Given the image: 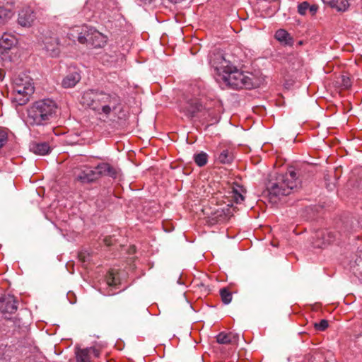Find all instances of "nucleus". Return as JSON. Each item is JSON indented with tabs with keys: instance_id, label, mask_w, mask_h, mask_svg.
<instances>
[{
	"instance_id": "obj_1",
	"label": "nucleus",
	"mask_w": 362,
	"mask_h": 362,
	"mask_svg": "<svg viewBox=\"0 0 362 362\" xmlns=\"http://www.w3.org/2000/svg\"><path fill=\"white\" fill-rule=\"evenodd\" d=\"M210 64L217 71L220 79L231 88L251 89L257 86V81L252 73L238 69L221 53H214L211 56Z\"/></svg>"
},
{
	"instance_id": "obj_2",
	"label": "nucleus",
	"mask_w": 362,
	"mask_h": 362,
	"mask_svg": "<svg viewBox=\"0 0 362 362\" xmlns=\"http://www.w3.org/2000/svg\"><path fill=\"white\" fill-rule=\"evenodd\" d=\"M57 111V105L53 100H39L28 107L26 122L32 127L47 125L56 117Z\"/></svg>"
},
{
	"instance_id": "obj_3",
	"label": "nucleus",
	"mask_w": 362,
	"mask_h": 362,
	"mask_svg": "<svg viewBox=\"0 0 362 362\" xmlns=\"http://www.w3.org/2000/svg\"><path fill=\"white\" fill-rule=\"evenodd\" d=\"M300 187V181L294 170H289L284 174L278 175L271 180L268 189L272 197L288 196Z\"/></svg>"
},
{
	"instance_id": "obj_4",
	"label": "nucleus",
	"mask_w": 362,
	"mask_h": 362,
	"mask_svg": "<svg viewBox=\"0 0 362 362\" xmlns=\"http://www.w3.org/2000/svg\"><path fill=\"white\" fill-rule=\"evenodd\" d=\"M34 90L32 78L25 74H21L13 80L12 100L18 105H23L29 101Z\"/></svg>"
},
{
	"instance_id": "obj_5",
	"label": "nucleus",
	"mask_w": 362,
	"mask_h": 362,
	"mask_svg": "<svg viewBox=\"0 0 362 362\" xmlns=\"http://www.w3.org/2000/svg\"><path fill=\"white\" fill-rule=\"evenodd\" d=\"M120 103V98L116 93L100 91L96 106L95 105V112L108 116L118 107Z\"/></svg>"
},
{
	"instance_id": "obj_6",
	"label": "nucleus",
	"mask_w": 362,
	"mask_h": 362,
	"mask_svg": "<svg viewBox=\"0 0 362 362\" xmlns=\"http://www.w3.org/2000/svg\"><path fill=\"white\" fill-rule=\"evenodd\" d=\"M181 110L187 117L190 118L196 117L199 112L202 113V116L204 119H206L207 117H210L212 115L210 110L204 108L202 105L196 98L186 101L182 105Z\"/></svg>"
},
{
	"instance_id": "obj_7",
	"label": "nucleus",
	"mask_w": 362,
	"mask_h": 362,
	"mask_svg": "<svg viewBox=\"0 0 362 362\" xmlns=\"http://www.w3.org/2000/svg\"><path fill=\"white\" fill-rule=\"evenodd\" d=\"M107 37L97 30L89 27L88 33L86 34V42L88 47L100 48L105 45Z\"/></svg>"
},
{
	"instance_id": "obj_8",
	"label": "nucleus",
	"mask_w": 362,
	"mask_h": 362,
	"mask_svg": "<svg viewBox=\"0 0 362 362\" xmlns=\"http://www.w3.org/2000/svg\"><path fill=\"white\" fill-rule=\"evenodd\" d=\"M44 49L52 57H58L61 52V45L56 34L50 33L43 39Z\"/></svg>"
},
{
	"instance_id": "obj_9",
	"label": "nucleus",
	"mask_w": 362,
	"mask_h": 362,
	"mask_svg": "<svg viewBox=\"0 0 362 362\" xmlns=\"http://www.w3.org/2000/svg\"><path fill=\"white\" fill-rule=\"evenodd\" d=\"M17 301L13 296L3 295L0 296V312L12 314L17 310Z\"/></svg>"
},
{
	"instance_id": "obj_10",
	"label": "nucleus",
	"mask_w": 362,
	"mask_h": 362,
	"mask_svg": "<svg viewBox=\"0 0 362 362\" xmlns=\"http://www.w3.org/2000/svg\"><path fill=\"white\" fill-rule=\"evenodd\" d=\"M88 28L86 25L74 26L67 33L68 37L74 42L77 40L79 43L84 44L86 34L88 33Z\"/></svg>"
},
{
	"instance_id": "obj_11",
	"label": "nucleus",
	"mask_w": 362,
	"mask_h": 362,
	"mask_svg": "<svg viewBox=\"0 0 362 362\" xmlns=\"http://www.w3.org/2000/svg\"><path fill=\"white\" fill-rule=\"evenodd\" d=\"M35 18L34 11L30 8H25L19 12L18 23L22 27L30 28L33 25Z\"/></svg>"
},
{
	"instance_id": "obj_12",
	"label": "nucleus",
	"mask_w": 362,
	"mask_h": 362,
	"mask_svg": "<svg viewBox=\"0 0 362 362\" xmlns=\"http://www.w3.org/2000/svg\"><path fill=\"white\" fill-rule=\"evenodd\" d=\"M100 92L99 90H95L85 91L81 97V103L95 111V105L96 106Z\"/></svg>"
},
{
	"instance_id": "obj_13",
	"label": "nucleus",
	"mask_w": 362,
	"mask_h": 362,
	"mask_svg": "<svg viewBox=\"0 0 362 362\" xmlns=\"http://www.w3.org/2000/svg\"><path fill=\"white\" fill-rule=\"evenodd\" d=\"M334 235L327 230L318 231L316 234V240L314 245L316 247H324L334 241Z\"/></svg>"
},
{
	"instance_id": "obj_14",
	"label": "nucleus",
	"mask_w": 362,
	"mask_h": 362,
	"mask_svg": "<svg viewBox=\"0 0 362 362\" xmlns=\"http://www.w3.org/2000/svg\"><path fill=\"white\" fill-rule=\"evenodd\" d=\"M16 40L13 35L4 33L0 38V56L4 55L15 45Z\"/></svg>"
},
{
	"instance_id": "obj_15",
	"label": "nucleus",
	"mask_w": 362,
	"mask_h": 362,
	"mask_svg": "<svg viewBox=\"0 0 362 362\" xmlns=\"http://www.w3.org/2000/svg\"><path fill=\"white\" fill-rule=\"evenodd\" d=\"M11 0H0V23H4L13 16Z\"/></svg>"
},
{
	"instance_id": "obj_16",
	"label": "nucleus",
	"mask_w": 362,
	"mask_h": 362,
	"mask_svg": "<svg viewBox=\"0 0 362 362\" xmlns=\"http://www.w3.org/2000/svg\"><path fill=\"white\" fill-rule=\"evenodd\" d=\"M99 178L98 170L96 168L92 169L91 168H86L85 170L78 175V180L82 182H90Z\"/></svg>"
},
{
	"instance_id": "obj_17",
	"label": "nucleus",
	"mask_w": 362,
	"mask_h": 362,
	"mask_svg": "<svg viewBox=\"0 0 362 362\" xmlns=\"http://www.w3.org/2000/svg\"><path fill=\"white\" fill-rule=\"evenodd\" d=\"M96 170H98L99 177L102 175H105L115 178L118 174L117 168L106 163L98 164L96 167Z\"/></svg>"
},
{
	"instance_id": "obj_18",
	"label": "nucleus",
	"mask_w": 362,
	"mask_h": 362,
	"mask_svg": "<svg viewBox=\"0 0 362 362\" xmlns=\"http://www.w3.org/2000/svg\"><path fill=\"white\" fill-rule=\"evenodd\" d=\"M238 335L232 332H220L216 336V341L221 344H235L238 341Z\"/></svg>"
},
{
	"instance_id": "obj_19",
	"label": "nucleus",
	"mask_w": 362,
	"mask_h": 362,
	"mask_svg": "<svg viewBox=\"0 0 362 362\" xmlns=\"http://www.w3.org/2000/svg\"><path fill=\"white\" fill-rule=\"evenodd\" d=\"M29 148L30 151L40 156L46 155L50 151V147L46 142H32Z\"/></svg>"
},
{
	"instance_id": "obj_20",
	"label": "nucleus",
	"mask_w": 362,
	"mask_h": 362,
	"mask_svg": "<svg viewBox=\"0 0 362 362\" xmlns=\"http://www.w3.org/2000/svg\"><path fill=\"white\" fill-rule=\"evenodd\" d=\"M275 38L284 45L292 46L294 42L291 35L284 29H279L276 32Z\"/></svg>"
},
{
	"instance_id": "obj_21",
	"label": "nucleus",
	"mask_w": 362,
	"mask_h": 362,
	"mask_svg": "<svg viewBox=\"0 0 362 362\" xmlns=\"http://www.w3.org/2000/svg\"><path fill=\"white\" fill-rule=\"evenodd\" d=\"M81 80V76L77 72L66 75L62 81V86L65 88H73Z\"/></svg>"
},
{
	"instance_id": "obj_22",
	"label": "nucleus",
	"mask_w": 362,
	"mask_h": 362,
	"mask_svg": "<svg viewBox=\"0 0 362 362\" xmlns=\"http://www.w3.org/2000/svg\"><path fill=\"white\" fill-rule=\"evenodd\" d=\"M216 160L223 164H229L233 160L234 156L232 151L228 148L221 149L216 156Z\"/></svg>"
},
{
	"instance_id": "obj_23",
	"label": "nucleus",
	"mask_w": 362,
	"mask_h": 362,
	"mask_svg": "<svg viewBox=\"0 0 362 362\" xmlns=\"http://www.w3.org/2000/svg\"><path fill=\"white\" fill-rule=\"evenodd\" d=\"M323 1L339 11H346L349 5L348 0H323Z\"/></svg>"
},
{
	"instance_id": "obj_24",
	"label": "nucleus",
	"mask_w": 362,
	"mask_h": 362,
	"mask_svg": "<svg viewBox=\"0 0 362 362\" xmlns=\"http://www.w3.org/2000/svg\"><path fill=\"white\" fill-rule=\"evenodd\" d=\"M243 191V189L240 186H237V188L233 187L231 191L229 192L230 197L236 204H240L244 201V196L242 194Z\"/></svg>"
},
{
	"instance_id": "obj_25",
	"label": "nucleus",
	"mask_w": 362,
	"mask_h": 362,
	"mask_svg": "<svg viewBox=\"0 0 362 362\" xmlns=\"http://www.w3.org/2000/svg\"><path fill=\"white\" fill-rule=\"evenodd\" d=\"M194 160L198 166L202 167L207 163L208 155L206 153L202 151L194 155Z\"/></svg>"
},
{
	"instance_id": "obj_26",
	"label": "nucleus",
	"mask_w": 362,
	"mask_h": 362,
	"mask_svg": "<svg viewBox=\"0 0 362 362\" xmlns=\"http://www.w3.org/2000/svg\"><path fill=\"white\" fill-rule=\"evenodd\" d=\"M220 296L224 304L227 305L232 300V293L227 288H223L220 290Z\"/></svg>"
},
{
	"instance_id": "obj_27",
	"label": "nucleus",
	"mask_w": 362,
	"mask_h": 362,
	"mask_svg": "<svg viewBox=\"0 0 362 362\" xmlns=\"http://www.w3.org/2000/svg\"><path fill=\"white\" fill-rule=\"evenodd\" d=\"M76 360H77V362H90L88 350H87L86 349L80 350L77 353Z\"/></svg>"
},
{
	"instance_id": "obj_28",
	"label": "nucleus",
	"mask_w": 362,
	"mask_h": 362,
	"mask_svg": "<svg viewBox=\"0 0 362 362\" xmlns=\"http://www.w3.org/2000/svg\"><path fill=\"white\" fill-rule=\"evenodd\" d=\"M340 84L344 89H348L351 86V81L349 76L341 75L340 76Z\"/></svg>"
},
{
	"instance_id": "obj_29",
	"label": "nucleus",
	"mask_w": 362,
	"mask_h": 362,
	"mask_svg": "<svg viewBox=\"0 0 362 362\" xmlns=\"http://www.w3.org/2000/svg\"><path fill=\"white\" fill-rule=\"evenodd\" d=\"M329 323L327 320H322L320 322H315L314 327L317 331H325L328 327Z\"/></svg>"
},
{
	"instance_id": "obj_30",
	"label": "nucleus",
	"mask_w": 362,
	"mask_h": 362,
	"mask_svg": "<svg viewBox=\"0 0 362 362\" xmlns=\"http://www.w3.org/2000/svg\"><path fill=\"white\" fill-rule=\"evenodd\" d=\"M8 141V133L5 129L0 128V148H1Z\"/></svg>"
},
{
	"instance_id": "obj_31",
	"label": "nucleus",
	"mask_w": 362,
	"mask_h": 362,
	"mask_svg": "<svg viewBox=\"0 0 362 362\" xmlns=\"http://www.w3.org/2000/svg\"><path fill=\"white\" fill-rule=\"evenodd\" d=\"M309 5L310 4L307 1H304L301 4H300L298 6V12L300 15H305L307 11H308Z\"/></svg>"
},
{
	"instance_id": "obj_32",
	"label": "nucleus",
	"mask_w": 362,
	"mask_h": 362,
	"mask_svg": "<svg viewBox=\"0 0 362 362\" xmlns=\"http://www.w3.org/2000/svg\"><path fill=\"white\" fill-rule=\"evenodd\" d=\"M107 283L109 286H115L117 284V279L112 272H110L107 276Z\"/></svg>"
},
{
	"instance_id": "obj_33",
	"label": "nucleus",
	"mask_w": 362,
	"mask_h": 362,
	"mask_svg": "<svg viewBox=\"0 0 362 362\" xmlns=\"http://www.w3.org/2000/svg\"><path fill=\"white\" fill-rule=\"evenodd\" d=\"M86 349L88 350V354L90 356L93 355L95 358H98L100 356V352L99 349H98L95 347H90V348Z\"/></svg>"
},
{
	"instance_id": "obj_34",
	"label": "nucleus",
	"mask_w": 362,
	"mask_h": 362,
	"mask_svg": "<svg viewBox=\"0 0 362 362\" xmlns=\"http://www.w3.org/2000/svg\"><path fill=\"white\" fill-rule=\"evenodd\" d=\"M318 9V6L316 5H309L308 11L312 16H314Z\"/></svg>"
},
{
	"instance_id": "obj_35",
	"label": "nucleus",
	"mask_w": 362,
	"mask_h": 362,
	"mask_svg": "<svg viewBox=\"0 0 362 362\" xmlns=\"http://www.w3.org/2000/svg\"><path fill=\"white\" fill-rule=\"evenodd\" d=\"M103 242L107 246H110L113 244V239L112 237H105L103 238Z\"/></svg>"
},
{
	"instance_id": "obj_36",
	"label": "nucleus",
	"mask_w": 362,
	"mask_h": 362,
	"mask_svg": "<svg viewBox=\"0 0 362 362\" xmlns=\"http://www.w3.org/2000/svg\"><path fill=\"white\" fill-rule=\"evenodd\" d=\"M4 77V70L0 69V81H2Z\"/></svg>"
},
{
	"instance_id": "obj_37",
	"label": "nucleus",
	"mask_w": 362,
	"mask_h": 362,
	"mask_svg": "<svg viewBox=\"0 0 362 362\" xmlns=\"http://www.w3.org/2000/svg\"><path fill=\"white\" fill-rule=\"evenodd\" d=\"M289 59H290V61L291 62L292 60L296 59V57H295L294 56H291V57H289Z\"/></svg>"
},
{
	"instance_id": "obj_38",
	"label": "nucleus",
	"mask_w": 362,
	"mask_h": 362,
	"mask_svg": "<svg viewBox=\"0 0 362 362\" xmlns=\"http://www.w3.org/2000/svg\"><path fill=\"white\" fill-rule=\"evenodd\" d=\"M291 69H296V66H294L293 64V66H292Z\"/></svg>"
}]
</instances>
